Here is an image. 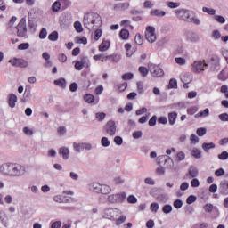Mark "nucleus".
<instances>
[{"mask_svg": "<svg viewBox=\"0 0 228 228\" xmlns=\"http://www.w3.org/2000/svg\"><path fill=\"white\" fill-rule=\"evenodd\" d=\"M175 13L177 15V17L185 22H190V20H191V16L193 15V12L186 9L175 10Z\"/></svg>", "mask_w": 228, "mask_h": 228, "instance_id": "0eeeda50", "label": "nucleus"}, {"mask_svg": "<svg viewBox=\"0 0 228 228\" xmlns=\"http://www.w3.org/2000/svg\"><path fill=\"white\" fill-rule=\"evenodd\" d=\"M84 26L89 31H92L94 28H99L102 25V20L101 15L97 12H88L84 15Z\"/></svg>", "mask_w": 228, "mask_h": 228, "instance_id": "f257e3e1", "label": "nucleus"}, {"mask_svg": "<svg viewBox=\"0 0 228 228\" xmlns=\"http://www.w3.org/2000/svg\"><path fill=\"white\" fill-rule=\"evenodd\" d=\"M128 204H136L138 202V199L134 197V195H130L127 198Z\"/></svg>", "mask_w": 228, "mask_h": 228, "instance_id": "680f3d73", "label": "nucleus"}, {"mask_svg": "<svg viewBox=\"0 0 228 228\" xmlns=\"http://www.w3.org/2000/svg\"><path fill=\"white\" fill-rule=\"evenodd\" d=\"M210 70H212V72H218V70H220V57H218V55L211 57Z\"/></svg>", "mask_w": 228, "mask_h": 228, "instance_id": "9b49d317", "label": "nucleus"}, {"mask_svg": "<svg viewBox=\"0 0 228 228\" xmlns=\"http://www.w3.org/2000/svg\"><path fill=\"white\" fill-rule=\"evenodd\" d=\"M168 8L174 9V8H179L181 6L180 2H167Z\"/></svg>", "mask_w": 228, "mask_h": 228, "instance_id": "8fccbe9b", "label": "nucleus"}, {"mask_svg": "<svg viewBox=\"0 0 228 228\" xmlns=\"http://www.w3.org/2000/svg\"><path fill=\"white\" fill-rule=\"evenodd\" d=\"M168 88H177V80L175 78H172L169 80Z\"/></svg>", "mask_w": 228, "mask_h": 228, "instance_id": "864d4df0", "label": "nucleus"}, {"mask_svg": "<svg viewBox=\"0 0 228 228\" xmlns=\"http://www.w3.org/2000/svg\"><path fill=\"white\" fill-rule=\"evenodd\" d=\"M62 10H67L72 6V1L70 0H59Z\"/></svg>", "mask_w": 228, "mask_h": 228, "instance_id": "a878e982", "label": "nucleus"}, {"mask_svg": "<svg viewBox=\"0 0 228 228\" xmlns=\"http://www.w3.org/2000/svg\"><path fill=\"white\" fill-rule=\"evenodd\" d=\"M39 38L40 40H45V38H47V29L42 28L39 32Z\"/></svg>", "mask_w": 228, "mask_h": 228, "instance_id": "3c124183", "label": "nucleus"}, {"mask_svg": "<svg viewBox=\"0 0 228 228\" xmlns=\"http://www.w3.org/2000/svg\"><path fill=\"white\" fill-rule=\"evenodd\" d=\"M17 102V95L14 94H11L9 95L8 104L10 108H15V104Z\"/></svg>", "mask_w": 228, "mask_h": 228, "instance_id": "5701e85b", "label": "nucleus"}, {"mask_svg": "<svg viewBox=\"0 0 228 228\" xmlns=\"http://www.w3.org/2000/svg\"><path fill=\"white\" fill-rule=\"evenodd\" d=\"M105 132L109 136H115L117 134V124L113 120H110L104 126Z\"/></svg>", "mask_w": 228, "mask_h": 228, "instance_id": "1a4fd4ad", "label": "nucleus"}, {"mask_svg": "<svg viewBox=\"0 0 228 228\" xmlns=\"http://www.w3.org/2000/svg\"><path fill=\"white\" fill-rule=\"evenodd\" d=\"M26 174V167L20 164L11 163L9 177H22Z\"/></svg>", "mask_w": 228, "mask_h": 228, "instance_id": "20e7f679", "label": "nucleus"}, {"mask_svg": "<svg viewBox=\"0 0 228 228\" xmlns=\"http://www.w3.org/2000/svg\"><path fill=\"white\" fill-rule=\"evenodd\" d=\"M122 215V210L118 208H105L102 213V218L115 222Z\"/></svg>", "mask_w": 228, "mask_h": 228, "instance_id": "7ed1b4c3", "label": "nucleus"}, {"mask_svg": "<svg viewBox=\"0 0 228 228\" xmlns=\"http://www.w3.org/2000/svg\"><path fill=\"white\" fill-rule=\"evenodd\" d=\"M227 77H228V74L225 73L224 70H222L219 74H218V79L220 81H227Z\"/></svg>", "mask_w": 228, "mask_h": 228, "instance_id": "a18cd8bd", "label": "nucleus"}, {"mask_svg": "<svg viewBox=\"0 0 228 228\" xmlns=\"http://www.w3.org/2000/svg\"><path fill=\"white\" fill-rule=\"evenodd\" d=\"M129 6L130 4L127 2L119 3L114 5V10L115 12H126V10H129Z\"/></svg>", "mask_w": 228, "mask_h": 228, "instance_id": "f3484780", "label": "nucleus"}, {"mask_svg": "<svg viewBox=\"0 0 228 228\" xmlns=\"http://www.w3.org/2000/svg\"><path fill=\"white\" fill-rule=\"evenodd\" d=\"M200 117H209V110L207 108L195 115V118H200Z\"/></svg>", "mask_w": 228, "mask_h": 228, "instance_id": "c9c22d12", "label": "nucleus"}, {"mask_svg": "<svg viewBox=\"0 0 228 228\" xmlns=\"http://www.w3.org/2000/svg\"><path fill=\"white\" fill-rule=\"evenodd\" d=\"M12 163H4L0 166V174L4 177H10V168Z\"/></svg>", "mask_w": 228, "mask_h": 228, "instance_id": "dca6fc26", "label": "nucleus"}, {"mask_svg": "<svg viewBox=\"0 0 228 228\" xmlns=\"http://www.w3.org/2000/svg\"><path fill=\"white\" fill-rule=\"evenodd\" d=\"M191 188H199V186H200V182L199 181V179L193 178L191 181Z\"/></svg>", "mask_w": 228, "mask_h": 228, "instance_id": "6e6d98bb", "label": "nucleus"}, {"mask_svg": "<svg viewBox=\"0 0 228 228\" xmlns=\"http://www.w3.org/2000/svg\"><path fill=\"white\" fill-rule=\"evenodd\" d=\"M204 211L206 213H213V209H215V206H213V204L211 203H207L204 207Z\"/></svg>", "mask_w": 228, "mask_h": 228, "instance_id": "58836bf2", "label": "nucleus"}, {"mask_svg": "<svg viewBox=\"0 0 228 228\" xmlns=\"http://www.w3.org/2000/svg\"><path fill=\"white\" fill-rule=\"evenodd\" d=\"M96 118L99 120V122H102L104 118H106V113L104 112H97L95 114Z\"/></svg>", "mask_w": 228, "mask_h": 228, "instance_id": "5fc2aeb1", "label": "nucleus"}, {"mask_svg": "<svg viewBox=\"0 0 228 228\" xmlns=\"http://www.w3.org/2000/svg\"><path fill=\"white\" fill-rule=\"evenodd\" d=\"M206 133H208V129L204 127L198 128L196 131V134H198V136H204Z\"/></svg>", "mask_w": 228, "mask_h": 228, "instance_id": "13d9d810", "label": "nucleus"}, {"mask_svg": "<svg viewBox=\"0 0 228 228\" xmlns=\"http://www.w3.org/2000/svg\"><path fill=\"white\" fill-rule=\"evenodd\" d=\"M119 217H117L114 222H116V225H122L127 220V217L124 215H119Z\"/></svg>", "mask_w": 228, "mask_h": 228, "instance_id": "7c9ffc66", "label": "nucleus"}, {"mask_svg": "<svg viewBox=\"0 0 228 228\" xmlns=\"http://www.w3.org/2000/svg\"><path fill=\"white\" fill-rule=\"evenodd\" d=\"M173 110H186V103L184 102H179L172 104Z\"/></svg>", "mask_w": 228, "mask_h": 228, "instance_id": "c85d7f7f", "label": "nucleus"}, {"mask_svg": "<svg viewBox=\"0 0 228 228\" xmlns=\"http://www.w3.org/2000/svg\"><path fill=\"white\" fill-rule=\"evenodd\" d=\"M150 209L152 213H158V210L159 209V204L156 202L151 203L150 206Z\"/></svg>", "mask_w": 228, "mask_h": 228, "instance_id": "de8ad7c7", "label": "nucleus"}, {"mask_svg": "<svg viewBox=\"0 0 228 228\" xmlns=\"http://www.w3.org/2000/svg\"><path fill=\"white\" fill-rule=\"evenodd\" d=\"M42 10L34 7L28 12V19H30L31 20L40 19V17H42Z\"/></svg>", "mask_w": 228, "mask_h": 228, "instance_id": "ddd939ff", "label": "nucleus"}, {"mask_svg": "<svg viewBox=\"0 0 228 228\" xmlns=\"http://www.w3.org/2000/svg\"><path fill=\"white\" fill-rule=\"evenodd\" d=\"M162 158H166L164 165L167 168H174V160L172 159V158L167 155L162 156Z\"/></svg>", "mask_w": 228, "mask_h": 228, "instance_id": "412c9836", "label": "nucleus"}, {"mask_svg": "<svg viewBox=\"0 0 228 228\" xmlns=\"http://www.w3.org/2000/svg\"><path fill=\"white\" fill-rule=\"evenodd\" d=\"M145 38L150 44H154L156 42V34H145Z\"/></svg>", "mask_w": 228, "mask_h": 228, "instance_id": "e433bc0d", "label": "nucleus"}, {"mask_svg": "<svg viewBox=\"0 0 228 228\" xmlns=\"http://www.w3.org/2000/svg\"><path fill=\"white\" fill-rule=\"evenodd\" d=\"M101 143L102 147H110V140H108V137H102Z\"/></svg>", "mask_w": 228, "mask_h": 228, "instance_id": "e2e57ef3", "label": "nucleus"}, {"mask_svg": "<svg viewBox=\"0 0 228 228\" xmlns=\"http://www.w3.org/2000/svg\"><path fill=\"white\" fill-rule=\"evenodd\" d=\"M9 62H11L12 67H20L21 69H26V67H28L29 65V62H28L27 61L17 58L10 60Z\"/></svg>", "mask_w": 228, "mask_h": 228, "instance_id": "f8f14e48", "label": "nucleus"}, {"mask_svg": "<svg viewBox=\"0 0 228 228\" xmlns=\"http://www.w3.org/2000/svg\"><path fill=\"white\" fill-rule=\"evenodd\" d=\"M216 146L215 145L214 142H204L202 144V149L205 152H209V151H211V149H215Z\"/></svg>", "mask_w": 228, "mask_h": 228, "instance_id": "cd10ccee", "label": "nucleus"}, {"mask_svg": "<svg viewBox=\"0 0 228 228\" xmlns=\"http://www.w3.org/2000/svg\"><path fill=\"white\" fill-rule=\"evenodd\" d=\"M175 120H177V112H169L168 122L170 126H174V124H175Z\"/></svg>", "mask_w": 228, "mask_h": 228, "instance_id": "b1692460", "label": "nucleus"}, {"mask_svg": "<svg viewBox=\"0 0 228 228\" xmlns=\"http://www.w3.org/2000/svg\"><path fill=\"white\" fill-rule=\"evenodd\" d=\"M139 72L142 74V77H147V74H149V69L147 68L141 66L139 67Z\"/></svg>", "mask_w": 228, "mask_h": 228, "instance_id": "09e8293b", "label": "nucleus"}, {"mask_svg": "<svg viewBox=\"0 0 228 228\" xmlns=\"http://www.w3.org/2000/svg\"><path fill=\"white\" fill-rule=\"evenodd\" d=\"M54 85L56 86H61V88H65L67 86V81L65 78H59L57 80H54Z\"/></svg>", "mask_w": 228, "mask_h": 228, "instance_id": "c756f323", "label": "nucleus"}, {"mask_svg": "<svg viewBox=\"0 0 228 228\" xmlns=\"http://www.w3.org/2000/svg\"><path fill=\"white\" fill-rule=\"evenodd\" d=\"M48 40L51 42H56L58 40V31H53L48 36Z\"/></svg>", "mask_w": 228, "mask_h": 228, "instance_id": "ea45409f", "label": "nucleus"}, {"mask_svg": "<svg viewBox=\"0 0 228 228\" xmlns=\"http://www.w3.org/2000/svg\"><path fill=\"white\" fill-rule=\"evenodd\" d=\"M218 159L221 160L228 159V152L223 151L221 154L218 155Z\"/></svg>", "mask_w": 228, "mask_h": 228, "instance_id": "774afa93", "label": "nucleus"}, {"mask_svg": "<svg viewBox=\"0 0 228 228\" xmlns=\"http://www.w3.org/2000/svg\"><path fill=\"white\" fill-rule=\"evenodd\" d=\"M162 211L163 213H165V215H168L169 213H172V205L170 204L164 205V207L162 208Z\"/></svg>", "mask_w": 228, "mask_h": 228, "instance_id": "c03bdc74", "label": "nucleus"}, {"mask_svg": "<svg viewBox=\"0 0 228 228\" xmlns=\"http://www.w3.org/2000/svg\"><path fill=\"white\" fill-rule=\"evenodd\" d=\"M17 37L20 38H28V27L26 26V20L21 19L16 26Z\"/></svg>", "mask_w": 228, "mask_h": 228, "instance_id": "423d86ee", "label": "nucleus"}, {"mask_svg": "<svg viewBox=\"0 0 228 228\" xmlns=\"http://www.w3.org/2000/svg\"><path fill=\"white\" fill-rule=\"evenodd\" d=\"M191 156L196 159H200V158H202V152L200 151V150L194 148L191 151Z\"/></svg>", "mask_w": 228, "mask_h": 228, "instance_id": "473e14b6", "label": "nucleus"}, {"mask_svg": "<svg viewBox=\"0 0 228 228\" xmlns=\"http://www.w3.org/2000/svg\"><path fill=\"white\" fill-rule=\"evenodd\" d=\"M220 195L227 196L228 195V180H223L219 183L218 188Z\"/></svg>", "mask_w": 228, "mask_h": 228, "instance_id": "4468645a", "label": "nucleus"}, {"mask_svg": "<svg viewBox=\"0 0 228 228\" xmlns=\"http://www.w3.org/2000/svg\"><path fill=\"white\" fill-rule=\"evenodd\" d=\"M110 45H111V43L110 42V40H103L100 44L98 49H99L100 53H106V51H108L110 49Z\"/></svg>", "mask_w": 228, "mask_h": 228, "instance_id": "a211bd4d", "label": "nucleus"}, {"mask_svg": "<svg viewBox=\"0 0 228 228\" xmlns=\"http://www.w3.org/2000/svg\"><path fill=\"white\" fill-rule=\"evenodd\" d=\"M135 44H137V45H142V44H143V37L140 34L135 35Z\"/></svg>", "mask_w": 228, "mask_h": 228, "instance_id": "4d7b16f0", "label": "nucleus"}, {"mask_svg": "<svg viewBox=\"0 0 228 228\" xmlns=\"http://www.w3.org/2000/svg\"><path fill=\"white\" fill-rule=\"evenodd\" d=\"M60 10H61V3H60V0H57L52 4V12L58 13Z\"/></svg>", "mask_w": 228, "mask_h": 228, "instance_id": "393cba45", "label": "nucleus"}, {"mask_svg": "<svg viewBox=\"0 0 228 228\" xmlns=\"http://www.w3.org/2000/svg\"><path fill=\"white\" fill-rule=\"evenodd\" d=\"M219 120H221V122H228V114L227 113H222L219 116Z\"/></svg>", "mask_w": 228, "mask_h": 228, "instance_id": "69168bd1", "label": "nucleus"}, {"mask_svg": "<svg viewBox=\"0 0 228 228\" xmlns=\"http://www.w3.org/2000/svg\"><path fill=\"white\" fill-rule=\"evenodd\" d=\"M74 28L77 31V33H83V25L79 21H76L74 23Z\"/></svg>", "mask_w": 228, "mask_h": 228, "instance_id": "37998d69", "label": "nucleus"}, {"mask_svg": "<svg viewBox=\"0 0 228 228\" xmlns=\"http://www.w3.org/2000/svg\"><path fill=\"white\" fill-rule=\"evenodd\" d=\"M222 37V34H220V31L218 30H214L212 32V38H214V40H218Z\"/></svg>", "mask_w": 228, "mask_h": 228, "instance_id": "052dcab7", "label": "nucleus"}, {"mask_svg": "<svg viewBox=\"0 0 228 228\" xmlns=\"http://www.w3.org/2000/svg\"><path fill=\"white\" fill-rule=\"evenodd\" d=\"M185 40L191 44H196V42H199V35L195 32H187L185 34Z\"/></svg>", "mask_w": 228, "mask_h": 228, "instance_id": "2eb2a0df", "label": "nucleus"}, {"mask_svg": "<svg viewBox=\"0 0 228 228\" xmlns=\"http://www.w3.org/2000/svg\"><path fill=\"white\" fill-rule=\"evenodd\" d=\"M59 154L62 156L63 159H69V156H70V151L67 147H61L59 150Z\"/></svg>", "mask_w": 228, "mask_h": 228, "instance_id": "aec40b11", "label": "nucleus"}, {"mask_svg": "<svg viewBox=\"0 0 228 228\" xmlns=\"http://www.w3.org/2000/svg\"><path fill=\"white\" fill-rule=\"evenodd\" d=\"M90 191L94 193H102V195H108L111 193V187L108 184H101L99 183L93 182L87 185Z\"/></svg>", "mask_w": 228, "mask_h": 228, "instance_id": "f03ea898", "label": "nucleus"}, {"mask_svg": "<svg viewBox=\"0 0 228 228\" xmlns=\"http://www.w3.org/2000/svg\"><path fill=\"white\" fill-rule=\"evenodd\" d=\"M85 66L82 64V62L80 61H75V69L76 70H83V68Z\"/></svg>", "mask_w": 228, "mask_h": 228, "instance_id": "338daca9", "label": "nucleus"}, {"mask_svg": "<svg viewBox=\"0 0 228 228\" xmlns=\"http://www.w3.org/2000/svg\"><path fill=\"white\" fill-rule=\"evenodd\" d=\"M196 201H197V197L195 195H191L186 200L187 204H193V202H196Z\"/></svg>", "mask_w": 228, "mask_h": 228, "instance_id": "0e129e2a", "label": "nucleus"}, {"mask_svg": "<svg viewBox=\"0 0 228 228\" xmlns=\"http://www.w3.org/2000/svg\"><path fill=\"white\" fill-rule=\"evenodd\" d=\"M0 222L4 225V227H8V219L6 218V215L4 213L0 212Z\"/></svg>", "mask_w": 228, "mask_h": 228, "instance_id": "4c0bfd02", "label": "nucleus"}, {"mask_svg": "<svg viewBox=\"0 0 228 228\" xmlns=\"http://www.w3.org/2000/svg\"><path fill=\"white\" fill-rule=\"evenodd\" d=\"M127 195L126 192H119L116 194H110L108 196L107 200L110 204H122L126 200Z\"/></svg>", "mask_w": 228, "mask_h": 228, "instance_id": "39448f33", "label": "nucleus"}, {"mask_svg": "<svg viewBox=\"0 0 228 228\" xmlns=\"http://www.w3.org/2000/svg\"><path fill=\"white\" fill-rule=\"evenodd\" d=\"M202 12H204V13H208V15H214V16H215V13H216V10L213 8H208V7H203Z\"/></svg>", "mask_w": 228, "mask_h": 228, "instance_id": "79ce46f5", "label": "nucleus"}, {"mask_svg": "<svg viewBox=\"0 0 228 228\" xmlns=\"http://www.w3.org/2000/svg\"><path fill=\"white\" fill-rule=\"evenodd\" d=\"M80 61L82 62V64L84 65V67L86 69H90V59L88 58V56H83L81 59H80Z\"/></svg>", "mask_w": 228, "mask_h": 228, "instance_id": "72a5a7b5", "label": "nucleus"}, {"mask_svg": "<svg viewBox=\"0 0 228 228\" xmlns=\"http://www.w3.org/2000/svg\"><path fill=\"white\" fill-rule=\"evenodd\" d=\"M214 19L216 22H219V24H225V18L224 16L214 15Z\"/></svg>", "mask_w": 228, "mask_h": 228, "instance_id": "603ef678", "label": "nucleus"}, {"mask_svg": "<svg viewBox=\"0 0 228 228\" xmlns=\"http://www.w3.org/2000/svg\"><path fill=\"white\" fill-rule=\"evenodd\" d=\"M84 100L86 102H88V104H92V102L95 101V97L93 94H86Z\"/></svg>", "mask_w": 228, "mask_h": 228, "instance_id": "a19ab883", "label": "nucleus"}, {"mask_svg": "<svg viewBox=\"0 0 228 228\" xmlns=\"http://www.w3.org/2000/svg\"><path fill=\"white\" fill-rule=\"evenodd\" d=\"M31 91L30 90H25L24 94H23V98L21 99V102H29V101H31Z\"/></svg>", "mask_w": 228, "mask_h": 228, "instance_id": "bb28decb", "label": "nucleus"}, {"mask_svg": "<svg viewBox=\"0 0 228 228\" xmlns=\"http://www.w3.org/2000/svg\"><path fill=\"white\" fill-rule=\"evenodd\" d=\"M199 175V170L195 167H190L188 174L186 175V177H189V179H194Z\"/></svg>", "mask_w": 228, "mask_h": 228, "instance_id": "6ab92c4d", "label": "nucleus"}, {"mask_svg": "<svg viewBox=\"0 0 228 228\" xmlns=\"http://www.w3.org/2000/svg\"><path fill=\"white\" fill-rule=\"evenodd\" d=\"M205 67H208V64L206 63V61H196L192 64L191 70L195 74H200V72H204Z\"/></svg>", "mask_w": 228, "mask_h": 228, "instance_id": "6e6552de", "label": "nucleus"}, {"mask_svg": "<svg viewBox=\"0 0 228 228\" xmlns=\"http://www.w3.org/2000/svg\"><path fill=\"white\" fill-rule=\"evenodd\" d=\"M73 147L76 152H81L82 151H84L83 142L82 143L74 142Z\"/></svg>", "mask_w": 228, "mask_h": 228, "instance_id": "49530a36", "label": "nucleus"}, {"mask_svg": "<svg viewBox=\"0 0 228 228\" xmlns=\"http://www.w3.org/2000/svg\"><path fill=\"white\" fill-rule=\"evenodd\" d=\"M119 37L123 39V40H127L129 38V30L123 28L120 32H119Z\"/></svg>", "mask_w": 228, "mask_h": 228, "instance_id": "f704fd0d", "label": "nucleus"}, {"mask_svg": "<svg viewBox=\"0 0 228 228\" xmlns=\"http://www.w3.org/2000/svg\"><path fill=\"white\" fill-rule=\"evenodd\" d=\"M104 60H105V61L107 60H110V61H112V63H118V61H120V55H117V54L105 55Z\"/></svg>", "mask_w": 228, "mask_h": 228, "instance_id": "4be33fe9", "label": "nucleus"}, {"mask_svg": "<svg viewBox=\"0 0 228 228\" xmlns=\"http://www.w3.org/2000/svg\"><path fill=\"white\" fill-rule=\"evenodd\" d=\"M101 37H102V30L101 29H96L94 33V40H99V38H101Z\"/></svg>", "mask_w": 228, "mask_h": 228, "instance_id": "bf43d9fd", "label": "nucleus"}, {"mask_svg": "<svg viewBox=\"0 0 228 228\" xmlns=\"http://www.w3.org/2000/svg\"><path fill=\"white\" fill-rule=\"evenodd\" d=\"M149 70L153 77H161L163 76V69L156 64H149Z\"/></svg>", "mask_w": 228, "mask_h": 228, "instance_id": "9d476101", "label": "nucleus"}, {"mask_svg": "<svg viewBox=\"0 0 228 228\" xmlns=\"http://www.w3.org/2000/svg\"><path fill=\"white\" fill-rule=\"evenodd\" d=\"M151 15H153L155 17H165V15H167V12H165V11H159L158 9H155L151 12Z\"/></svg>", "mask_w": 228, "mask_h": 228, "instance_id": "2f4dec72", "label": "nucleus"}]
</instances>
